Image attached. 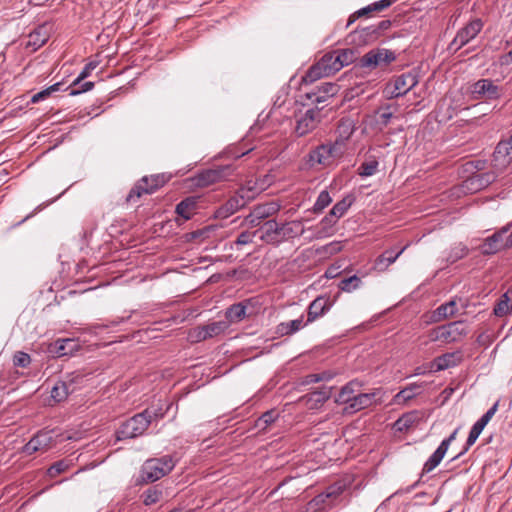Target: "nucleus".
<instances>
[{
	"label": "nucleus",
	"mask_w": 512,
	"mask_h": 512,
	"mask_svg": "<svg viewBox=\"0 0 512 512\" xmlns=\"http://www.w3.org/2000/svg\"><path fill=\"white\" fill-rule=\"evenodd\" d=\"M392 116H393L392 112L383 111L378 116V122L383 126H387L388 123L390 122Z\"/></svg>",
	"instance_id": "69168bd1"
},
{
	"label": "nucleus",
	"mask_w": 512,
	"mask_h": 512,
	"mask_svg": "<svg viewBox=\"0 0 512 512\" xmlns=\"http://www.w3.org/2000/svg\"><path fill=\"white\" fill-rule=\"evenodd\" d=\"M355 130L354 121L349 117L341 118L336 128V139L334 144L344 151L346 141L352 136Z\"/></svg>",
	"instance_id": "6ab92c4d"
},
{
	"label": "nucleus",
	"mask_w": 512,
	"mask_h": 512,
	"mask_svg": "<svg viewBox=\"0 0 512 512\" xmlns=\"http://www.w3.org/2000/svg\"><path fill=\"white\" fill-rule=\"evenodd\" d=\"M467 254L468 248L462 243H459L451 249L447 257V261L450 263H455L456 261L464 258Z\"/></svg>",
	"instance_id": "49530a36"
},
{
	"label": "nucleus",
	"mask_w": 512,
	"mask_h": 512,
	"mask_svg": "<svg viewBox=\"0 0 512 512\" xmlns=\"http://www.w3.org/2000/svg\"><path fill=\"white\" fill-rule=\"evenodd\" d=\"M72 342L73 341L71 339H59V340H57L56 341V353L59 356L67 355L69 353V351H67V346L71 345Z\"/></svg>",
	"instance_id": "052dcab7"
},
{
	"label": "nucleus",
	"mask_w": 512,
	"mask_h": 512,
	"mask_svg": "<svg viewBox=\"0 0 512 512\" xmlns=\"http://www.w3.org/2000/svg\"><path fill=\"white\" fill-rule=\"evenodd\" d=\"M61 83H55L51 85L50 87L34 94L31 98L32 103H37L39 101H42L46 99L52 92H56L60 89Z\"/></svg>",
	"instance_id": "3c124183"
},
{
	"label": "nucleus",
	"mask_w": 512,
	"mask_h": 512,
	"mask_svg": "<svg viewBox=\"0 0 512 512\" xmlns=\"http://www.w3.org/2000/svg\"><path fill=\"white\" fill-rule=\"evenodd\" d=\"M235 170L236 167L233 164L217 165L213 168L201 170L190 178L191 186L194 188H207L227 181L234 174Z\"/></svg>",
	"instance_id": "7ed1b4c3"
},
{
	"label": "nucleus",
	"mask_w": 512,
	"mask_h": 512,
	"mask_svg": "<svg viewBox=\"0 0 512 512\" xmlns=\"http://www.w3.org/2000/svg\"><path fill=\"white\" fill-rule=\"evenodd\" d=\"M457 302L455 299H452L444 304H441L432 315V320L434 322L442 321L446 318L452 317L457 313Z\"/></svg>",
	"instance_id": "c85d7f7f"
},
{
	"label": "nucleus",
	"mask_w": 512,
	"mask_h": 512,
	"mask_svg": "<svg viewBox=\"0 0 512 512\" xmlns=\"http://www.w3.org/2000/svg\"><path fill=\"white\" fill-rule=\"evenodd\" d=\"M351 204V199L343 198L332 207L329 213L338 220L347 212Z\"/></svg>",
	"instance_id": "37998d69"
},
{
	"label": "nucleus",
	"mask_w": 512,
	"mask_h": 512,
	"mask_svg": "<svg viewBox=\"0 0 512 512\" xmlns=\"http://www.w3.org/2000/svg\"><path fill=\"white\" fill-rule=\"evenodd\" d=\"M262 188L257 187L256 183L249 181L246 185L240 187L236 193L231 196L216 212L219 218H227L245 207L250 201L255 199Z\"/></svg>",
	"instance_id": "f257e3e1"
},
{
	"label": "nucleus",
	"mask_w": 512,
	"mask_h": 512,
	"mask_svg": "<svg viewBox=\"0 0 512 512\" xmlns=\"http://www.w3.org/2000/svg\"><path fill=\"white\" fill-rule=\"evenodd\" d=\"M145 417L147 420H149V424H151L153 421H157L159 419H162L164 417L165 412L161 407L159 408H147L143 411Z\"/></svg>",
	"instance_id": "6e6d98bb"
},
{
	"label": "nucleus",
	"mask_w": 512,
	"mask_h": 512,
	"mask_svg": "<svg viewBox=\"0 0 512 512\" xmlns=\"http://www.w3.org/2000/svg\"><path fill=\"white\" fill-rule=\"evenodd\" d=\"M331 396V388L322 387L319 390L306 394L302 399L310 409H316L327 401Z\"/></svg>",
	"instance_id": "393cba45"
},
{
	"label": "nucleus",
	"mask_w": 512,
	"mask_h": 512,
	"mask_svg": "<svg viewBox=\"0 0 512 512\" xmlns=\"http://www.w3.org/2000/svg\"><path fill=\"white\" fill-rule=\"evenodd\" d=\"M332 202V198L330 197L328 191H321L318 195V198L313 206V211L315 213L322 212L330 203Z\"/></svg>",
	"instance_id": "09e8293b"
},
{
	"label": "nucleus",
	"mask_w": 512,
	"mask_h": 512,
	"mask_svg": "<svg viewBox=\"0 0 512 512\" xmlns=\"http://www.w3.org/2000/svg\"><path fill=\"white\" fill-rule=\"evenodd\" d=\"M396 0H380L370 4L372 13L381 12L394 4Z\"/></svg>",
	"instance_id": "bf43d9fd"
},
{
	"label": "nucleus",
	"mask_w": 512,
	"mask_h": 512,
	"mask_svg": "<svg viewBox=\"0 0 512 512\" xmlns=\"http://www.w3.org/2000/svg\"><path fill=\"white\" fill-rule=\"evenodd\" d=\"M360 383L356 380L350 381L345 386L342 387L336 401L339 403H345L349 404L352 400L353 396L355 395V392H357L360 388Z\"/></svg>",
	"instance_id": "c9c22d12"
},
{
	"label": "nucleus",
	"mask_w": 512,
	"mask_h": 512,
	"mask_svg": "<svg viewBox=\"0 0 512 512\" xmlns=\"http://www.w3.org/2000/svg\"><path fill=\"white\" fill-rule=\"evenodd\" d=\"M459 358L456 357L455 353H446L435 359L436 370H445L449 367L455 366Z\"/></svg>",
	"instance_id": "ea45409f"
},
{
	"label": "nucleus",
	"mask_w": 512,
	"mask_h": 512,
	"mask_svg": "<svg viewBox=\"0 0 512 512\" xmlns=\"http://www.w3.org/2000/svg\"><path fill=\"white\" fill-rule=\"evenodd\" d=\"M175 465L176 461L171 455L147 459L141 467L138 482L141 484L153 483L169 474Z\"/></svg>",
	"instance_id": "f03ea898"
},
{
	"label": "nucleus",
	"mask_w": 512,
	"mask_h": 512,
	"mask_svg": "<svg viewBox=\"0 0 512 512\" xmlns=\"http://www.w3.org/2000/svg\"><path fill=\"white\" fill-rule=\"evenodd\" d=\"M256 234V232L254 233H250L248 231H244L242 233H240L235 241V244L236 245H246V244H249L252 242L253 240V236Z\"/></svg>",
	"instance_id": "e2e57ef3"
},
{
	"label": "nucleus",
	"mask_w": 512,
	"mask_h": 512,
	"mask_svg": "<svg viewBox=\"0 0 512 512\" xmlns=\"http://www.w3.org/2000/svg\"><path fill=\"white\" fill-rule=\"evenodd\" d=\"M391 24L390 20H382L376 26L363 28L360 33L365 37L366 41H374L383 31L388 30L391 27Z\"/></svg>",
	"instance_id": "c756f323"
},
{
	"label": "nucleus",
	"mask_w": 512,
	"mask_h": 512,
	"mask_svg": "<svg viewBox=\"0 0 512 512\" xmlns=\"http://www.w3.org/2000/svg\"><path fill=\"white\" fill-rule=\"evenodd\" d=\"M361 284V279L356 276H350L348 278H344L339 282V289L344 292H352L356 290Z\"/></svg>",
	"instance_id": "a18cd8bd"
},
{
	"label": "nucleus",
	"mask_w": 512,
	"mask_h": 512,
	"mask_svg": "<svg viewBox=\"0 0 512 512\" xmlns=\"http://www.w3.org/2000/svg\"><path fill=\"white\" fill-rule=\"evenodd\" d=\"M480 434L481 433H479L478 431H475L474 429L471 428V430L469 432V435H468V438H467V441H466V446H465L464 450L459 455H457L456 457H459L462 454H464L465 452H467L468 449L476 442V440L478 439Z\"/></svg>",
	"instance_id": "680f3d73"
},
{
	"label": "nucleus",
	"mask_w": 512,
	"mask_h": 512,
	"mask_svg": "<svg viewBox=\"0 0 512 512\" xmlns=\"http://www.w3.org/2000/svg\"><path fill=\"white\" fill-rule=\"evenodd\" d=\"M467 334V328L463 321H454L432 329L429 338L432 341L452 343L461 340Z\"/></svg>",
	"instance_id": "20e7f679"
},
{
	"label": "nucleus",
	"mask_w": 512,
	"mask_h": 512,
	"mask_svg": "<svg viewBox=\"0 0 512 512\" xmlns=\"http://www.w3.org/2000/svg\"><path fill=\"white\" fill-rule=\"evenodd\" d=\"M144 194H151V189H147V176H144L137 181L127 195L126 201L128 203H135Z\"/></svg>",
	"instance_id": "72a5a7b5"
},
{
	"label": "nucleus",
	"mask_w": 512,
	"mask_h": 512,
	"mask_svg": "<svg viewBox=\"0 0 512 512\" xmlns=\"http://www.w3.org/2000/svg\"><path fill=\"white\" fill-rule=\"evenodd\" d=\"M484 23L481 19L475 18L468 22L464 27H462L450 43L449 48L458 51L463 46L468 44L471 40L476 38V36L483 29Z\"/></svg>",
	"instance_id": "0eeeda50"
},
{
	"label": "nucleus",
	"mask_w": 512,
	"mask_h": 512,
	"mask_svg": "<svg viewBox=\"0 0 512 512\" xmlns=\"http://www.w3.org/2000/svg\"><path fill=\"white\" fill-rule=\"evenodd\" d=\"M420 387L419 386H410V387H407L403 390H401L398 394H397V397L398 398H403L404 400H407V399H411L412 397L415 396L416 392H414V390H418Z\"/></svg>",
	"instance_id": "0e129e2a"
},
{
	"label": "nucleus",
	"mask_w": 512,
	"mask_h": 512,
	"mask_svg": "<svg viewBox=\"0 0 512 512\" xmlns=\"http://www.w3.org/2000/svg\"><path fill=\"white\" fill-rule=\"evenodd\" d=\"M509 230V225L502 227L493 235L487 237L479 246V250L483 255H493L504 250V236Z\"/></svg>",
	"instance_id": "dca6fc26"
},
{
	"label": "nucleus",
	"mask_w": 512,
	"mask_h": 512,
	"mask_svg": "<svg viewBox=\"0 0 512 512\" xmlns=\"http://www.w3.org/2000/svg\"><path fill=\"white\" fill-rule=\"evenodd\" d=\"M512 162V136L500 141L493 153V167L496 171L504 170Z\"/></svg>",
	"instance_id": "4468645a"
},
{
	"label": "nucleus",
	"mask_w": 512,
	"mask_h": 512,
	"mask_svg": "<svg viewBox=\"0 0 512 512\" xmlns=\"http://www.w3.org/2000/svg\"><path fill=\"white\" fill-rule=\"evenodd\" d=\"M206 329V335H208L209 338L218 336L219 334L223 333L228 328V322L226 321H217L212 322L207 325H204Z\"/></svg>",
	"instance_id": "c03bdc74"
},
{
	"label": "nucleus",
	"mask_w": 512,
	"mask_h": 512,
	"mask_svg": "<svg viewBox=\"0 0 512 512\" xmlns=\"http://www.w3.org/2000/svg\"><path fill=\"white\" fill-rule=\"evenodd\" d=\"M471 93L474 100L491 101L503 95V88L491 79H480L471 86Z\"/></svg>",
	"instance_id": "6e6552de"
},
{
	"label": "nucleus",
	"mask_w": 512,
	"mask_h": 512,
	"mask_svg": "<svg viewBox=\"0 0 512 512\" xmlns=\"http://www.w3.org/2000/svg\"><path fill=\"white\" fill-rule=\"evenodd\" d=\"M285 238H290L298 235H302L305 229L301 226L300 221H291L284 223V228H282Z\"/></svg>",
	"instance_id": "79ce46f5"
},
{
	"label": "nucleus",
	"mask_w": 512,
	"mask_h": 512,
	"mask_svg": "<svg viewBox=\"0 0 512 512\" xmlns=\"http://www.w3.org/2000/svg\"><path fill=\"white\" fill-rule=\"evenodd\" d=\"M279 209L280 205L275 202L257 205L252 210V217L263 220L277 213Z\"/></svg>",
	"instance_id": "473e14b6"
},
{
	"label": "nucleus",
	"mask_w": 512,
	"mask_h": 512,
	"mask_svg": "<svg viewBox=\"0 0 512 512\" xmlns=\"http://www.w3.org/2000/svg\"><path fill=\"white\" fill-rule=\"evenodd\" d=\"M320 110L321 108L319 107L308 109L297 119L294 130L297 136H305L318 126L320 123Z\"/></svg>",
	"instance_id": "ddd939ff"
},
{
	"label": "nucleus",
	"mask_w": 512,
	"mask_h": 512,
	"mask_svg": "<svg viewBox=\"0 0 512 512\" xmlns=\"http://www.w3.org/2000/svg\"><path fill=\"white\" fill-rule=\"evenodd\" d=\"M263 233L261 240L270 244H277L280 242V237L276 236L277 222L275 220H268L262 226Z\"/></svg>",
	"instance_id": "f704fd0d"
},
{
	"label": "nucleus",
	"mask_w": 512,
	"mask_h": 512,
	"mask_svg": "<svg viewBox=\"0 0 512 512\" xmlns=\"http://www.w3.org/2000/svg\"><path fill=\"white\" fill-rule=\"evenodd\" d=\"M53 430H41L35 434L23 447L25 455H32L35 452H45L55 445Z\"/></svg>",
	"instance_id": "9d476101"
},
{
	"label": "nucleus",
	"mask_w": 512,
	"mask_h": 512,
	"mask_svg": "<svg viewBox=\"0 0 512 512\" xmlns=\"http://www.w3.org/2000/svg\"><path fill=\"white\" fill-rule=\"evenodd\" d=\"M419 419L418 412L416 411L406 413L395 422V427L399 431L408 430L413 427Z\"/></svg>",
	"instance_id": "e433bc0d"
},
{
	"label": "nucleus",
	"mask_w": 512,
	"mask_h": 512,
	"mask_svg": "<svg viewBox=\"0 0 512 512\" xmlns=\"http://www.w3.org/2000/svg\"><path fill=\"white\" fill-rule=\"evenodd\" d=\"M458 428L453 431V433L446 439H444L435 452L429 457V459L425 462L422 473H429L434 470L444 458L450 444L455 440L456 435L458 433Z\"/></svg>",
	"instance_id": "a211bd4d"
},
{
	"label": "nucleus",
	"mask_w": 512,
	"mask_h": 512,
	"mask_svg": "<svg viewBox=\"0 0 512 512\" xmlns=\"http://www.w3.org/2000/svg\"><path fill=\"white\" fill-rule=\"evenodd\" d=\"M496 178L497 173L495 171L476 173L467 180V183H469L473 189L480 190L493 183Z\"/></svg>",
	"instance_id": "cd10ccee"
},
{
	"label": "nucleus",
	"mask_w": 512,
	"mask_h": 512,
	"mask_svg": "<svg viewBox=\"0 0 512 512\" xmlns=\"http://www.w3.org/2000/svg\"><path fill=\"white\" fill-rule=\"evenodd\" d=\"M407 246H404L399 251L395 252L393 249L384 251L374 261L373 268L379 272H384L391 264H393L399 256L404 252Z\"/></svg>",
	"instance_id": "5701e85b"
},
{
	"label": "nucleus",
	"mask_w": 512,
	"mask_h": 512,
	"mask_svg": "<svg viewBox=\"0 0 512 512\" xmlns=\"http://www.w3.org/2000/svg\"><path fill=\"white\" fill-rule=\"evenodd\" d=\"M149 420L143 411L126 420L116 432L117 440L132 439L144 434L149 427Z\"/></svg>",
	"instance_id": "39448f33"
},
{
	"label": "nucleus",
	"mask_w": 512,
	"mask_h": 512,
	"mask_svg": "<svg viewBox=\"0 0 512 512\" xmlns=\"http://www.w3.org/2000/svg\"><path fill=\"white\" fill-rule=\"evenodd\" d=\"M165 497L164 488L161 484H156L153 486H150L148 489H146L140 496L142 499V502L146 506L154 505L161 500H163Z\"/></svg>",
	"instance_id": "bb28decb"
},
{
	"label": "nucleus",
	"mask_w": 512,
	"mask_h": 512,
	"mask_svg": "<svg viewBox=\"0 0 512 512\" xmlns=\"http://www.w3.org/2000/svg\"><path fill=\"white\" fill-rule=\"evenodd\" d=\"M306 324V322H303V316H301L298 319L291 320L288 322H281L276 327V333L280 336H288L296 333L301 328H303Z\"/></svg>",
	"instance_id": "7c9ffc66"
},
{
	"label": "nucleus",
	"mask_w": 512,
	"mask_h": 512,
	"mask_svg": "<svg viewBox=\"0 0 512 512\" xmlns=\"http://www.w3.org/2000/svg\"><path fill=\"white\" fill-rule=\"evenodd\" d=\"M198 208V197L189 196L180 201L175 208V212L183 220H189Z\"/></svg>",
	"instance_id": "b1692460"
},
{
	"label": "nucleus",
	"mask_w": 512,
	"mask_h": 512,
	"mask_svg": "<svg viewBox=\"0 0 512 512\" xmlns=\"http://www.w3.org/2000/svg\"><path fill=\"white\" fill-rule=\"evenodd\" d=\"M166 182L164 175H152L150 177L147 176V189H151V194L154 193L157 189L162 187Z\"/></svg>",
	"instance_id": "5fc2aeb1"
},
{
	"label": "nucleus",
	"mask_w": 512,
	"mask_h": 512,
	"mask_svg": "<svg viewBox=\"0 0 512 512\" xmlns=\"http://www.w3.org/2000/svg\"><path fill=\"white\" fill-rule=\"evenodd\" d=\"M343 150H340L334 143L331 145L322 144L309 153V161L312 165H329L333 159L340 157Z\"/></svg>",
	"instance_id": "f8f14e48"
},
{
	"label": "nucleus",
	"mask_w": 512,
	"mask_h": 512,
	"mask_svg": "<svg viewBox=\"0 0 512 512\" xmlns=\"http://www.w3.org/2000/svg\"><path fill=\"white\" fill-rule=\"evenodd\" d=\"M319 375V381L322 382V381H330L333 377H334V373H332L331 371H323V372H320L318 373Z\"/></svg>",
	"instance_id": "774afa93"
},
{
	"label": "nucleus",
	"mask_w": 512,
	"mask_h": 512,
	"mask_svg": "<svg viewBox=\"0 0 512 512\" xmlns=\"http://www.w3.org/2000/svg\"><path fill=\"white\" fill-rule=\"evenodd\" d=\"M512 310L511 299L508 296V293H504L499 301L496 303L493 312L497 317H503L509 314Z\"/></svg>",
	"instance_id": "4c0bfd02"
},
{
	"label": "nucleus",
	"mask_w": 512,
	"mask_h": 512,
	"mask_svg": "<svg viewBox=\"0 0 512 512\" xmlns=\"http://www.w3.org/2000/svg\"><path fill=\"white\" fill-rule=\"evenodd\" d=\"M380 394L379 390H375L370 393H359L356 396L352 397V400L346 407L347 410L351 412H356L371 406L376 402V397Z\"/></svg>",
	"instance_id": "4be33fe9"
},
{
	"label": "nucleus",
	"mask_w": 512,
	"mask_h": 512,
	"mask_svg": "<svg viewBox=\"0 0 512 512\" xmlns=\"http://www.w3.org/2000/svg\"><path fill=\"white\" fill-rule=\"evenodd\" d=\"M418 83L417 77L412 73L402 74L394 80L392 86H388L385 89L387 98L394 99L401 97L408 93Z\"/></svg>",
	"instance_id": "9b49d317"
},
{
	"label": "nucleus",
	"mask_w": 512,
	"mask_h": 512,
	"mask_svg": "<svg viewBox=\"0 0 512 512\" xmlns=\"http://www.w3.org/2000/svg\"><path fill=\"white\" fill-rule=\"evenodd\" d=\"M97 64L95 62H90L85 65L81 73L78 77L72 82V84L67 88L69 90L70 96L79 95L81 93L87 92L94 87V83L91 81L83 82L85 78H87L91 72L96 68Z\"/></svg>",
	"instance_id": "f3484780"
},
{
	"label": "nucleus",
	"mask_w": 512,
	"mask_h": 512,
	"mask_svg": "<svg viewBox=\"0 0 512 512\" xmlns=\"http://www.w3.org/2000/svg\"><path fill=\"white\" fill-rule=\"evenodd\" d=\"M43 30L44 28L42 27L29 34V45L41 47L46 43L48 36L45 31L43 32Z\"/></svg>",
	"instance_id": "de8ad7c7"
},
{
	"label": "nucleus",
	"mask_w": 512,
	"mask_h": 512,
	"mask_svg": "<svg viewBox=\"0 0 512 512\" xmlns=\"http://www.w3.org/2000/svg\"><path fill=\"white\" fill-rule=\"evenodd\" d=\"M69 467V464L64 461L60 460L55 463H53L47 470V474L49 477L53 478L58 476L59 474L65 472Z\"/></svg>",
	"instance_id": "864d4df0"
},
{
	"label": "nucleus",
	"mask_w": 512,
	"mask_h": 512,
	"mask_svg": "<svg viewBox=\"0 0 512 512\" xmlns=\"http://www.w3.org/2000/svg\"><path fill=\"white\" fill-rule=\"evenodd\" d=\"M189 336L192 339V341H195V342H201L206 339H209L208 335H206V329L204 326H199V327L194 328L190 332Z\"/></svg>",
	"instance_id": "13d9d810"
},
{
	"label": "nucleus",
	"mask_w": 512,
	"mask_h": 512,
	"mask_svg": "<svg viewBox=\"0 0 512 512\" xmlns=\"http://www.w3.org/2000/svg\"><path fill=\"white\" fill-rule=\"evenodd\" d=\"M225 154L227 155V157H230V158H234V159H238L240 158L241 156L245 155L246 152H241V153H238L235 151V148H229L225 151Z\"/></svg>",
	"instance_id": "338daca9"
},
{
	"label": "nucleus",
	"mask_w": 512,
	"mask_h": 512,
	"mask_svg": "<svg viewBox=\"0 0 512 512\" xmlns=\"http://www.w3.org/2000/svg\"><path fill=\"white\" fill-rule=\"evenodd\" d=\"M331 306L332 302L329 298L324 296L315 298L308 307L306 324L312 323L319 317L323 316L330 310Z\"/></svg>",
	"instance_id": "aec40b11"
},
{
	"label": "nucleus",
	"mask_w": 512,
	"mask_h": 512,
	"mask_svg": "<svg viewBox=\"0 0 512 512\" xmlns=\"http://www.w3.org/2000/svg\"><path fill=\"white\" fill-rule=\"evenodd\" d=\"M333 59H331L329 62H327L325 65H321V60L313 65L307 72L305 76V80L314 81L318 78L329 76L331 74H334L335 72H328V69L332 67Z\"/></svg>",
	"instance_id": "2f4dec72"
},
{
	"label": "nucleus",
	"mask_w": 512,
	"mask_h": 512,
	"mask_svg": "<svg viewBox=\"0 0 512 512\" xmlns=\"http://www.w3.org/2000/svg\"><path fill=\"white\" fill-rule=\"evenodd\" d=\"M277 417L278 414L275 410L266 411L258 418L256 426L260 429H266Z\"/></svg>",
	"instance_id": "8fccbe9b"
},
{
	"label": "nucleus",
	"mask_w": 512,
	"mask_h": 512,
	"mask_svg": "<svg viewBox=\"0 0 512 512\" xmlns=\"http://www.w3.org/2000/svg\"><path fill=\"white\" fill-rule=\"evenodd\" d=\"M337 219L333 217L330 213L326 215L321 222L313 227L314 237L316 239H322L333 235V227L337 223ZM312 230V228H309Z\"/></svg>",
	"instance_id": "a878e982"
},
{
	"label": "nucleus",
	"mask_w": 512,
	"mask_h": 512,
	"mask_svg": "<svg viewBox=\"0 0 512 512\" xmlns=\"http://www.w3.org/2000/svg\"><path fill=\"white\" fill-rule=\"evenodd\" d=\"M338 90V85L334 83H323L321 86L317 87V91L307 93V98L318 106L326 102L328 98L336 95Z\"/></svg>",
	"instance_id": "412c9836"
},
{
	"label": "nucleus",
	"mask_w": 512,
	"mask_h": 512,
	"mask_svg": "<svg viewBox=\"0 0 512 512\" xmlns=\"http://www.w3.org/2000/svg\"><path fill=\"white\" fill-rule=\"evenodd\" d=\"M31 363V357L28 353L17 351L13 356V365L16 367L26 368Z\"/></svg>",
	"instance_id": "603ef678"
},
{
	"label": "nucleus",
	"mask_w": 512,
	"mask_h": 512,
	"mask_svg": "<svg viewBox=\"0 0 512 512\" xmlns=\"http://www.w3.org/2000/svg\"><path fill=\"white\" fill-rule=\"evenodd\" d=\"M378 161L375 157H370V159L364 161L358 168V174L362 177H369L374 175L377 172Z\"/></svg>",
	"instance_id": "a19ab883"
},
{
	"label": "nucleus",
	"mask_w": 512,
	"mask_h": 512,
	"mask_svg": "<svg viewBox=\"0 0 512 512\" xmlns=\"http://www.w3.org/2000/svg\"><path fill=\"white\" fill-rule=\"evenodd\" d=\"M255 314L253 299H247L242 302L231 305L225 312V317L230 323H237L241 320L251 317Z\"/></svg>",
	"instance_id": "2eb2a0df"
},
{
	"label": "nucleus",
	"mask_w": 512,
	"mask_h": 512,
	"mask_svg": "<svg viewBox=\"0 0 512 512\" xmlns=\"http://www.w3.org/2000/svg\"><path fill=\"white\" fill-rule=\"evenodd\" d=\"M333 59L332 67L328 69V72H338L344 66H347L358 59V52L354 48H347L327 53L321 58V65H325Z\"/></svg>",
	"instance_id": "1a4fd4ad"
},
{
	"label": "nucleus",
	"mask_w": 512,
	"mask_h": 512,
	"mask_svg": "<svg viewBox=\"0 0 512 512\" xmlns=\"http://www.w3.org/2000/svg\"><path fill=\"white\" fill-rule=\"evenodd\" d=\"M371 14H372V10H371L370 5L357 10L356 12H354L353 14L350 15V17L347 21V24H346V28L350 27L358 18L363 17V16H370Z\"/></svg>",
	"instance_id": "4d7b16f0"
},
{
	"label": "nucleus",
	"mask_w": 512,
	"mask_h": 512,
	"mask_svg": "<svg viewBox=\"0 0 512 512\" xmlns=\"http://www.w3.org/2000/svg\"><path fill=\"white\" fill-rule=\"evenodd\" d=\"M70 386L71 384H68L65 381L57 382L51 390V397L57 402L65 400L72 391Z\"/></svg>",
	"instance_id": "58836bf2"
},
{
	"label": "nucleus",
	"mask_w": 512,
	"mask_h": 512,
	"mask_svg": "<svg viewBox=\"0 0 512 512\" xmlns=\"http://www.w3.org/2000/svg\"><path fill=\"white\" fill-rule=\"evenodd\" d=\"M396 59L393 51L388 49H373L359 58L357 66L363 69H375L378 66L388 65Z\"/></svg>",
	"instance_id": "423d86ee"
}]
</instances>
